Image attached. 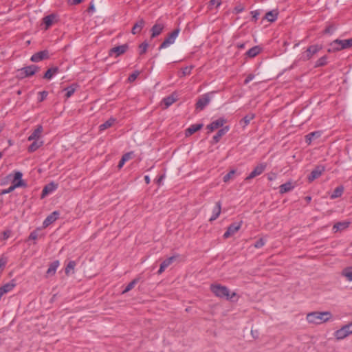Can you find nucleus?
I'll use <instances>...</instances> for the list:
<instances>
[{
	"label": "nucleus",
	"instance_id": "f257e3e1",
	"mask_svg": "<svg viewBox=\"0 0 352 352\" xmlns=\"http://www.w3.org/2000/svg\"><path fill=\"white\" fill-rule=\"evenodd\" d=\"M332 317V314L329 311H313L307 315V320L309 323L322 324L328 321Z\"/></svg>",
	"mask_w": 352,
	"mask_h": 352
},
{
	"label": "nucleus",
	"instance_id": "f03ea898",
	"mask_svg": "<svg viewBox=\"0 0 352 352\" xmlns=\"http://www.w3.org/2000/svg\"><path fill=\"white\" fill-rule=\"evenodd\" d=\"M210 289L212 293L219 298L232 299L236 296L235 292L230 294V290L227 287L221 285H212L210 286Z\"/></svg>",
	"mask_w": 352,
	"mask_h": 352
},
{
	"label": "nucleus",
	"instance_id": "7ed1b4c3",
	"mask_svg": "<svg viewBox=\"0 0 352 352\" xmlns=\"http://www.w3.org/2000/svg\"><path fill=\"white\" fill-rule=\"evenodd\" d=\"M39 67L35 65H29L18 69L17 76L19 78H25L34 76L38 71Z\"/></svg>",
	"mask_w": 352,
	"mask_h": 352
},
{
	"label": "nucleus",
	"instance_id": "20e7f679",
	"mask_svg": "<svg viewBox=\"0 0 352 352\" xmlns=\"http://www.w3.org/2000/svg\"><path fill=\"white\" fill-rule=\"evenodd\" d=\"M352 334V322L342 326L340 329L334 332L335 338L338 340H343Z\"/></svg>",
	"mask_w": 352,
	"mask_h": 352
},
{
	"label": "nucleus",
	"instance_id": "39448f33",
	"mask_svg": "<svg viewBox=\"0 0 352 352\" xmlns=\"http://www.w3.org/2000/svg\"><path fill=\"white\" fill-rule=\"evenodd\" d=\"M180 30L179 28L174 30L170 33L168 36L164 39L159 47V50L164 49L173 44L179 35Z\"/></svg>",
	"mask_w": 352,
	"mask_h": 352
},
{
	"label": "nucleus",
	"instance_id": "423d86ee",
	"mask_svg": "<svg viewBox=\"0 0 352 352\" xmlns=\"http://www.w3.org/2000/svg\"><path fill=\"white\" fill-rule=\"evenodd\" d=\"M322 49L318 45H313L309 46L305 52L302 54L301 58L306 61L310 60L316 54Z\"/></svg>",
	"mask_w": 352,
	"mask_h": 352
},
{
	"label": "nucleus",
	"instance_id": "0eeeda50",
	"mask_svg": "<svg viewBox=\"0 0 352 352\" xmlns=\"http://www.w3.org/2000/svg\"><path fill=\"white\" fill-rule=\"evenodd\" d=\"M212 93H207L201 96L197 102L196 109L203 110L210 102Z\"/></svg>",
	"mask_w": 352,
	"mask_h": 352
},
{
	"label": "nucleus",
	"instance_id": "6e6552de",
	"mask_svg": "<svg viewBox=\"0 0 352 352\" xmlns=\"http://www.w3.org/2000/svg\"><path fill=\"white\" fill-rule=\"evenodd\" d=\"M129 49V45L127 44H123L122 45L116 46L109 51V55L110 56H115V57H118L123 54H124L127 50Z\"/></svg>",
	"mask_w": 352,
	"mask_h": 352
},
{
	"label": "nucleus",
	"instance_id": "1a4fd4ad",
	"mask_svg": "<svg viewBox=\"0 0 352 352\" xmlns=\"http://www.w3.org/2000/svg\"><path fill=\"white\" fill-rule=\"evenodd\" d=\"M267 167L265 163H260L258 164L254 169L250 173V175L245 178V180H250L254 178L256 176L261 175Z\"/></svg>",
	"mask_w": 352,
	"mask_h": 352
},
{
	"label": "nucleus",
	"instance_id": "9d476101",
	"mask_svg": "<svg viewBox=\"0 0 352 352\" xmlns=\"http://www.w3.org/2000/svg\"><path fill=\"white\" fill-rule=\"evenodd\" d=\"M325 170V167L322 165L317 166L308 176L307 179L309 182H312L316 179L318 178L323 172Z\"/></svg>",
	"mask_w": 352,
	"mask_h": 352
},
{
	"label": "nucleus",
	"instance_id": "9b49d317",
	"mask_svg": "<svg viewBox=\"0 0 352 352\" xmlns=\"http://www.w3.org/2000/svg\"><path fill=\"white\" fill-rule=\"evenodd\" d=\"M49 58V52L46 50L38 52L31 56V61L38 63Z\"/></svg>",
	"mask_w": 352,
	"mask_h": 352
},
{
	"label": "nucleus",
	"instance_id": "f8f14e48",
	"mask_svg": "<svg viewBox=\"0 0 352 352\" xmlns=\"http://www.w3.org/2000/svg\"><path fill=\"white\" fill-rule=\"evenodd\" d=\"M241 226V223H234L230 225L227 229V230L223 234V237L225 239H228L230 236L234 234Z\"/></svg>",
	"mask_w": 352,
	"mask_h": 352
},
{
	"label": "nucleus",
	"instance_id": "ddd939ff",
	"mask_svg": "<svg viewBox=\"0 0 352 352\" xmlns=\"http://www.w3.org/2000/svg\"><path fill=\"white\" fill-rule=\"evenodd\" d=\"M340 45L339 47H336L338 50H344L352 47V38L345 40L336 39L333 41V45Z\"/></svg>",
	"mask_w": 352,
	"mask_h": 352
},
{
	"label": "nucleus",
	"instance_id": "4468645a",
	"mask_svg": "<svg viewBox=\"0 0 352 352\" xmlns=\"http://www.w3.org/2000/svg\"><path fill=\"white\" fill-rule=\"evenodd\" d=\"M60 213L58 211H54L50 215H48L43 223V227L47 228L50 224L54 223L59 217Z\"/></svg>",
	"mask_w": 352,
	"mask_h": 352
},
{
	"label": "nucleus",
	"instance_id": "2eb2a0df",
	"mask_svg": "<svg viewBox=\"0 0 352 352\" xmlns=\"http://www.w3.org/2000/svg\"><path fill=\"white\" fill-rule=\"evenodd\" d=\"M225 122L226 120L223 118H220L208 124L207 126V129L210 131V132H212L214 130L222 126Z\"/></svg>",
	"mask_w": 352,
	"mask_h": 352
},
{
	"label": "nucleus",
	"instance_id": "dca6fc26",
	"mask_svg": "<svg viewBox=\"0 0 352 352\" xmlns=\"http://www.w3.org/2000/svg\"><path fill=\"white\" fill-rule=\"evenodd\" d=\"M295 187V184H294L292 182L289 181L285 184H281L279 186V192L280 194H284L286 192H288L289 191H292Z\"/></svg>",
	"mask_w": 352,
	"mask_h": 352
},
{
	"label": "nucleus",
	"instance_id": "f3484780",
	"mask_svg": "<svg viewBox=\"0 0 352 352\" xmlns=\"http://www.w3.org/2000/svg\"><path fill=\"white\" fill-rule=\"evenodd\" d=\"M221 211V203L220 201H219L216 203L214 208L212 209V214L211 217L210 218L209 221H213L216 220L220 215Z\"/></svg>",
	"mask_w": 352,
	"mask_h": 352
},
{
	"label": "nucleus",
	"instance_id": "a211bd4d",
	"mask_svg": "<svg viewBox=\"0 0 352 352\" xmlns=\"http://www.w3.org/2000/svg\"><path fill=\"white\" fill-rule=\"evenodd\" d=\"M164 25L162 23H156L151 29V38L159 36L163 31Z\"/></svg>",
	"mask_w": 352,
	"mask_h": 352
},
{
	"label": "nucleus",
	"instance_id": "6ab92c4d",
	"mask_svg": "<svg viewBox=\"0 0 352 352\" xmlns=\"http://www.w3.org/2000/svg\"><path fill=\"white\" fill-rule=\"evenodd\" d=\"M58 185L54 184V182H51L47 184L42 190V197H45L46 195L53 192L56 190Z\"/></svg>",
	"mask_w": 352,
	"mask_h": 352
},
{
	"label": "nucleus",
	"instance_id": "aec40b11",
	"mask_svg": "<svg viewBox=\"0 0 352 352\" xmlns=\"http://www.w3.org/2000/svg\"><path fill=\"white\" fill-rule=\"evenodd\" d=\"M43 132V126L41 125L37 126L32 134L28 137V141L38 140Z\"/></svg>",
	"mask_w": 352,
	"mask_h": 352
},
{
	"label": "nucleus",
	"instance_id": "412c9836",
	"mask_svg": "<svg viewBox=\"0 0 352 352\" xmlns=\"http://www.w3.org/2000/svg\"><path fill=\"white\" fill-rule=\"evenodd\" d=\"M145 25V21L143 19H140L133 25L131 32L133 34L140 33Z\"/></svg>",
	"mask_w": 352,
	"mask_h": 352
},
{
	"label": "nucleus",
	"instance_id": "4be33fe9",
	"mask_svg": "<svg viewBox=\"0 0 352 352\" xmlns=\"http://www.w3.org/2000/svg\"><path fill=\"white\" fill-rule=\"evenodd\" d=\"M175 259V256H170L164 260L160 265V269L157 272L158 274H161Z\"/></svg>",
	"mask_w": 352,
	"mask_h": 352
},
{
	"label": "nucleus",
	"instance_id": "5701e85b",
	"mask_svg": "<svg viewBox=\"0 0 352 352\" xmlns=\"http://www.w3.org/2000/svg\"><path fill=\"white\" fill-rule=\"evenodd\" d=\"M60 263L58 260L51 263L46 272L47 276L54 275Z\"/></svg>",
	"mask_w": 352,
	"mask_h": 352
},
{
	"label": "nucleus",
	"instance_id": "b1692460",
	"mask_svg": "<svg viewBox=\"0 0 352 352\" xmlns=\"http://www.w3.org/2000/svg\"><path fill=\"white\" fill-rule=\"evenodd\" d=\"M203 124H195L190 125L186 130V135H191L197 131L200 130L203 127Z\"/></svg>",
	"mask_w": 352,
	"mask_h": 352
},
{
	"label": "nucleus",
	"instance_id": "393cba45",
	"mask_svg": "<svg viewBox=\"0 0 352 352\" xmlns=\"http://www.w3.org/2000/svg\"><path fill=\"white\" fill-rule=\"evenodd\" d=\"M229 131V126H226L218 131L217 134L213 137V142L217 143L221 138L224 135Z\"/></svg>",
	"mask_w": 352,
	"mask_h": 352
},
{
	"label": "nucleus",
	"instance_id": "a878e982",
	"mask_svg": "<svg viewBox=\"0 0 352 352\" xmlns=\"http://www.w3.org/2000/svg\"><path fill=\"white\" fill-rule=\"evenodd\" d=\"M254 118L255 114L253 113H250L240 121V124L244 128L246 126H248L250 124V121L252 120Z\"/></svg>",
	"mask_w": 352,
	"mask_h": 352
},
{
	"label": "nucleus",
	"instance_id": "bb28decb",
	"mask_svg": "<svg viewBox=\"0 0 352 352\" xmlns=\"http://www.w3.org/2000/svg\"><path fill=\"white\" fill-rule=\"evenodd\" d=\"M59 72V69L57 67H51L46 71L44 74L43 78L46 79H51L54 75L58 74Z\"/></svg>",
	"mask_w": 352,
	"mask_h": 352
},
{
	"label": "nucleus",
	"instance_id": "cd10ccee",
	"mask_svg": "<svg viewBox=\"0 0 352 352\" xmlns=\"http://www.w3.org/2000/svg\"><path fill=\"white\" fill-rule=\"evenodd\" d=\"M16 284L14 283L13 280L11 282H9L5 285H3L2 287H0V290H1L2 293L3 294L12 291L14 287H15Z\"/></svg>",
	"mask_w": 352,
	"mask_h": 352
},
{
	"label": "nucleus",
	"instance_id": "c85d7f7f",
	"mask_svg": "<svg viewBox=\"0 0 352 352\" xmlns=\"http://www.w3.org/2000/svg\"><path fill=\"white\" fill-rule=\"evenodd\" d=\"M43 144V142L41 140H34V142L29 146L28 151L30 153L34 152L38 148H40Z\"/></svg>",
	"mask_w": 352,
	"mask_h": 352
},
{
	"label": "nucleus",
	"instance_id": "c756f323",
	"mask_svg": "<svg viewBox=\"0 0 352 352\" xmlns=\"http://www.w3.org/2000/svg\"><path fill=\"white\" fill-rule=\"evenodd\" d=\"M343 192H344L343 186H338L334 189L333 193L330 196V198L331 199H334L338 197H340L342 196Z\"/></svg>",
	"mask_w": 352,
	"mask_h": 352
},
{
	"label": "nucleus",
	"instance_id": "7c9ffc66",
	"mask_svg": "<svg viewBox=\"0 0 352 352\" xmlns=\"http://www.w3.org/2000/svg\"><path fill=\"white\" fill-rule=\"evenodd\" d=\"M260 52L261 47L259 46H254L247 51L246 55L250 58H253L258 55Z\"/></svg>",
	"mask_w": 352,
	"mask_h": 352
},
{
	"label": "nucleus",
	"instance_id": "2f4dec72",
	"mask_svg": "<svg viewBox=\"0 0 352 352\" xmlns=\"http://www.w3.org/2000/svg\"><path fill=\"white\" fill-rule=\"evenodd\" d=\"M116 119L113 118H111L109 120H107L106 122H104L103 124H100L99 128L100 131H104L111 126L115 123Z\"/></svg>",
	"mask_w": 352,
	"mask_h": 352
},
{
	"label": "nucleus",
	"instance_id": "473e14b6",
	"mask_svg": "<svg viewBox=\"0 0 352 352\" xmlns=\"http://www.w3.org/2000/svg\"><path fill=\"white\" fill-rule=\"evenodd\" d=\"M349 225V222L347 221L338 222L333 226V230L334 232H338V230H344L348 228Z\"/></svg>",
	"mask_w": 352,
	"mask_h": 352
},
{
	"label": "nucleus",
	"instance_id": "72a5a7b5",
	"mask_svg": "<svg viewBox=\"0 0 352 352\" xmlns=\"http://www.w3.org/2000/svg\"><path fill=\"white\" fill-rule=\"evenodd\" d=\"M320 135L321 133L320 131H314L309 133L305 136L306 142L310 144L313 139L319 138Z\"/></svg>",
	"mask_w": 352,
	"mask_h": 352
},
{
	"label": "nucleus",
	"instance_id": "f704fd0d",
	"mask_svg": "<svg viewBox=\"0 0 352 352\" xmlns=\"http://www.w3.org/2000/svg\"><path fill=\"white\" fill-rule=\"evenodd\" d=\"M54 18H55L54 14H52L45 16L43 19V23L45 25V29L49 28L52 25Z\"/></svg>",
	"mask_w": 352,
	"mask_h": 352
},
{
	"label": "nucleus",
	"instance_id": "c9c22d12",
	"mask_svg": "<svg viewBox=\"0 0 352 352\" xmlns=\"http://www.w3.org/2000/svg\"><path fill=\"white\" fill-rule=\"evenodd\" d=\"M76 85H72L64 89V91H65V97L66 98H70L76 91Z\"/></svg>",
	"mask_w": 352,
	"mask_h": 352
},
{
	"label": "nucleus",
	"instance_id": "e433bc0d",
	"mask_svg": "<svg viewBox=\"0 0 352 352\" xmlns=\"http://www.w3.org/2000/svg\"><path fill=\"white\" fill-rule=\"evenodd\" d=\"M176 101V98L173 96H168L163 99V102L166 108H168Z\"/></svg>",
	"mask_w": 352,
	"mask_h": 352
},
{
	"label": "nucleus",
	"instance_id": "4c0bfd02",
	"mask_svg": "<svg viewBox=\"0 0 352 352\" xmlns=\"http://www.w3.org/2000/svg\"><path fill=\"white\" fill-rule=\"evenodd\" d=\"M278 13L274 11H269L265 14V19L270 22H274L276 20Z\"/></svg>",
	"mask_w": 352,
	"mask_h": 352
},
{
	"label": "nucleus",
	"instance_id": "58836bf2",
	"mask_svg": "<svg viewBox=\"0 0 352 352\" xmlns=\"http://www.w3.org/2000/svg\"><path fill=\"white\" fill-rule=\"evenodd\" d=\"M76 265V262L74 261H70L68 264L67 265L66 267H65V274L67 275H69L71 273V271H74L75 267ZM72 273H74V272H72Z\"/></svg>",
	"mask_w": 352,
	"mask_h": 352
},
{
	"label": "nucleus",
	"instance_id": "ea45409f",
	"mask_svg": "<svg viewBox=\"0 0 352 352\" xmlns=\"http://www.w3.org/2000/svg\"><path fill=\"white\" fill-rule=\"evenodd\" d=\"M25 183L23 181L17 182L14 183L12 186H10L7 190H6L3 193H9L12 192L14 188L25 186Z\"/></svg>",
	"mask_w": 352,
	"mask_h": 352
},
{
	"label": "nucleus",
	"instance_id": "a19ab883",
	"mask_svg": "<svg viewBox=\"0 0 352 352\" xmlns=\"http://www.w3.org/2000/svg\"><path fill=\"white\" fill-rule=\"evenodd\" d=\"M327 63V56H323L320 57L315 63V67H319L326 65Z\"/></svg>",
	"mask_w": 352,
	"mask_h": 352
},
{
	"label": "nucleus",
	"instance_id": "79ce46f5",
	"mask_svg": "<svg viewBox=\"0 0 352 352\" xmlns=\"http://www.w3.org/2000/svg\"><path fill=\"white\" fill-rule=\"evenodd\" d=\"M342 274L349 281H352V267L345 268L342 272Z\"/></svg>",
	"mask_w": 352,
	"mask_h": 352
},
{
	"label": "nucleus",
	"instance_id": "37998d69",
	"mask_svg": "<svg viewBox=\"0 0 352 352\" xmlns=\"http://www.w3.org/2000/svg\"><path fill=\"white\" fill-rule=\"evenodd\" d=\"M138 281H139V278L133 279L131 282H130L127 285L126 288L124 289L123 293H126V292H129L130 290H131L135 287V285L138 283Z\"/></svg>",
	"mask_w": 352,
	"mask_h": 352
},
{
	"label": "nucleus",
	"instance_id": "c03bdc74",
	"mask_svg": "<svg viewBox=\"0 0 352 352\" xmlns=\"http://www.w3.org/2000/svg\"><path fill=\"white\" fill-rule=\"evenodd\" d=\"M336 27L333 24L328 25L324 30V33L326 34H332L336 30Z\"/></svg>",
	"mask_w": 352,
	"mask_h": 352
},
{
	"label": "nucleus",
	"instance_id": "a18cd8bd",
	"mask_svg": "<svg viewBox=\"0 0 352 352\" xmlns=\"http://www.w3.org/2000/svg\"><path fill=\"white\" fill-rule=\"evenodd\" d=\"M8 262V258L5 256H1L0 257V274L1 273L3 267L6 266Z\"/></svg>",
	"mask_w": 352,
	"mask_h": 352
},
{
	"label": "nucleus",
	"instance_id": "49530a36",
	"mask_svg": "<svg viewBox=\"0 0 352 352\" xmlns=\"http://www.w3.org/2000/svg\"><path fill=\"white\" fill-rule=\"evenodd\" d=\"M22 176H23V174L20 171H16L14 173V180H13V184L14 183H16L17 182H21V181H23L22 180Z\"/></svg>",
	"mask_w": 352,
	"mask_h": 352
},
{
	"label": "nucleus",
	"instance_id": "de8ad7c7",
	"mask_svg": "<svg viewBox=\"0 0 352 352\" xmlns=\"http://www.w3.org/2000/svg\"><path fill=\"white\" fill-rule=\"evenodd\" d=\"M148 46V44L146 42H144V43H141L139 46L140 54H143L146 53Z\"/></svg>",
	"mask_w": 352,
	"mask_h": 352
},
{
	"label": "nucleus",
	"instance_id": "09e8293b",
	"mask_svg": "<svg viewBox=\"0 0 352 352\" xmlns=\"http://www.w3.org/2000/svg\"><path fill=\"white\" fill-rule=\"evenodd\" d=\"M235 172L236 171L234 170H232L228 173H227L226 175H224V177L223 178V182H228L232 178V177L235 174Z\"/></svg>",
	"mask_w": 352,
	"mask_h": 352
},
{
	"label": "nucleus",
	"instance_id": "8fccbe9b",
	"mask_svg": "<svg viewBox=\"0 0 352 352\" xmlns=\"http://www.w3.org/2000/svg\"><path fill=\"white\" fill-rule=\"evenodd\" d=\"M47 95H48V92L46 91H43L39 92L40 96L38 98V101L39 102L43 101L47 98Z\"/></svg>",
	"mask_w": 352,
	"mask_h": 352
},
{
	"label": "nucleus",
	"instance_id": "3c124183",
	"mask_svg": "<svg viewBox=\"0 0 352 352\" xmlns=\"http://www.w3.org/2000/svg\"><path fill=\"white\" fill-rule=\"evenodd\" d=\"M265 242L263 239H258L254 245L256 248H261L265 245Z\"/></svg>",
	"mask_w": 352,
	"mask_h": 352
},
{
	"label": "nucleus",
	"instance_id": "603ef678",
	"mask_svg": "<svg viewBox=\"0 0 352 352\" xmlns=\"http://www.w3.org/2000/svg\"><path fill=\"white\" fill-rule=\"evenodd\" d=\"M133 154V152L126 153L122 155V159H123L125 162H127L132 157Z\"/></svg>",
	"mask_w": 352,
	"mask_h": 352
},
{
	"label": "nucleus",
	"instance_id": "864d4df0",
	"mask_svg": "<svg viewBox=\"0 0 352 352\" xmlns=\"http://www.w3.org/2000/svg\"><path fill=\"white\" fill-rule=\"evenodd\" d=\"M192 67H186L182 69V74L184 76L189 75L191 72Z\"/></svg>",
	"mask_w": 352,
	"mask_h": 352
},
{
	"label": "nucleus",
	"instance_id": "5fc2aeb1",
	"mask_svg": "<svg viewBox=\"0 0 352 352\" xmlns=\"http://www.w3.org/2000/svg\"><path fill=\"white\" fill-rule=\"evenodd\" d=\"M251 14H252V19L254 21H256L258 19V16L260 14L258 10H254V11H252L251 12Z\"/></svg>",
	"mask_w": 352,
	"mask_h": 352
},
{
	"label": "nucleus",
	"instance_id": "6e6d98bb",
	"mask_svg": "<svg viewBox=\"0 0 352 352\" xmlns=\"http://www.w3.org/2000/svg\"><path fill=\"white\" fill-rule=\"evenodd\" d=\"M38 232L34 230L32 232L29 236V239L30 240H36L38 238Z\"/></svg>",
	"mask_w": 352,
	"mask_h": 352
},
{
	"label": "nucleus",
	"instance_id": "4d7b16f0",
	"mask_svg": "<svg viewBox=\"0 0 352 352\" xmlns=\"http://www.w3.org/2000/svg\"><path fill=\"white\" fill-rule=\"evenodd\" d=\"M254 78V75L249 74L244 80V84L247 85L252 81Z\"/></svg>",
	"mask_w": 352,
	"mask_h": 352
},
{
	"label": "nucleus",
	"instance_id": "13d9d810",
	"mask_svg": "<svg viewBox=\"0 0 352 352\" xmlns=\"http://www.w3.org/2000/svg\"><path fill=\"white\" fill-rule=\"evenodd\" d=\"M138 76V72L131 74L129 77V80L131 82L135 80L137 78Z\"/></svg>",
	"mask_w": 352,
	"mask_h": 352
},
{
	"label": "nucleus",
	"instance_id": "bf43d9fd",
	"mask_svg": "<svg viewBox=\"0 0 352 352\" xmlns=\"http://www.w3.org/2000/svg\"><path fill=\"white\" fill-rule=\"evenodd\" d=\"M276 178V174L274 173H270L267 175V179L270 181H272V180L275 179Z\"/></svg>",
	"mask_w": 352,
	"mask_h": 352
},
{
	"label": "nucleus",
	"instance_id": "052dcab7",
	"mask_svg": "<svg viewBox=\"0 0 352 352\" xmlns=\"http://www.w3.org/2000/svg\"><path fill=\"white\" fill-rule=\"evenodd\" d=\"M210 3L212 6L217 5V6H219L221 2V0H210Z\"/></svg>",
	"mask_w": 352,
	"mask_h": 352
},
{
	"label": "nucleus",
	"instance_id": "680f3d73",
	"mask_svg": "<svg viewBox=\"0 0 352 352\" xmlns=\"http://www.w3.org/2000/svg\"><path fill=\"white\" fill-rule=\"evenodd\" d=\"M10 235V232L9 230H7V231H4L3 232V239L4 240L7 239L8 238H9Z\"/></svg>",
	"mask_w": 352,
	"mask_h": 352
},
{
	"label": "nucleus",
	"instance_id": "e2e57ef3",
	"mask_svg": "<svg viewBox=\"0 0 352 352\" xmlns=\"http://www.w3.org/2000/svg\"><path fill=\"white\" fill-rule=\"evenodd\" d=\"M82 0H69V2L71 5H77L81 3Z\"/></svg>",
	"mask_w": 352,
	"mask_h": 352
},
{
	"label": "nucleus",
	"instance_id": "0e129e2a",
	"mask_svg": "<svg viewBox=\"0 0 352 352\" xmlns=\"http://www.w3.org/2000/svg\"><path fill=\"white\" fill-rule=\"evenodd\" d=\"M235 11L236 13H240L241 12L243 11L244 8L243 6H236L235 8H234Z\"/></svg>",
	"mask_w": 352,
	"mask_h": 352
},
{
	"label": "nucleus",
	"instance_id": "69168bd1",
	"mask_svg": "<svg viewBox=\"0 0 352 352\" xmlns=\"http://www.w3.org/2000/svg\"><path fill=\"white\" fill-rule=\"evenodd\" d=\"M165 175H160L158 179H157L156 182L158 185H161V183L162 182V180L164 179Z\"/></svg>",
	"mask_w": 352,
	"mask_h": 352
},
{
	"label": "nucleus",
	"instance_id": "338daca9",
	"mask_svg": "<svg viewBox=\"0 0 352 352\" xmlns=\"http://www.w3.org/2000/svg\"><path fill=\"white\" fill-rule=\"evenodd\" d=\"M125 162H125L123 159H122V158H121V160H120V162H119V163H118V168L119 169H120L121 168H122V166H124V163H125Z\"/></svg>",
	"mask_w": 352,
	"mask_h": 352
},
{
	"label": "nucleus",
	"instance_id": "774afa93",
	"mask_svg": "<svg viewBox=\"0 0 352 352\" xmlns=\"http://www.w3.org/2000/svg\"><path fill=\"white\" fill-rule=\"evenodd\" d=\"M88 11L89 12H95V7H94V5L93 3H91V5L89 6V7L88 8Z\"/></svg>",
	"mask_w": 352,
	"mask_h": 352
}]
</instances>
